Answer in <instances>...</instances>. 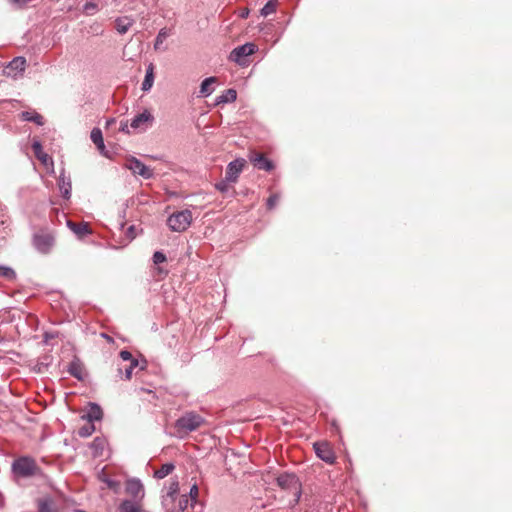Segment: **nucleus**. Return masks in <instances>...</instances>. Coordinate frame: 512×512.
I'll use <instances>...</instances> for the list:
<instances>
[{
    "label": "nucleus",
    "mask_w": 512,
    "mask_h": 512,
    "mask_svg": "<svg viewBox=\"0 0 512 512\" xmlns=\"http://www.w3.org/2000/svg\"><path fill=\"white\" fill-rule=\"evenodd\" d=\"M22 119L26 121H32L38 125L44 124V118L39 113L23 112Z\"/></svg>",
    "instance_id": "393cba45"
},
{
    "label": "nucleus",
    "mask_w": 512,
    "mask_h": 512,
    "mask_svg": "<svg viewBox=\"0 0 512 512\" xmlns=\"http://www.w3.org/2000/svg\"><path fill=\"white\" fill-rule=\"evenodd\" d=\"M249 160L259 170L264 171H272L274 169V164L271 160H269L263 153L257 151H251L249 155Z\"/></svg>",
    "instance_id": "6e6552de"
},
{
    "label": "nucleus",
    "mask_w": 512,
    "mask_h": 512,
    "mask_svg": "<svg viewBox=\"0 0 512 512\" xmlns=\"http://www.w3.org/2000/svg\"><path fill=\"white\" fill-rule=\"evenodd\" d=\"M279 199L280 196L278 194H272L267 200V208L269 210L273 209L277 205Z\"/></svg>",
    "instance_id": "473e14b6"
},
{
    "label": "nucleus",
    "mask_w": 512,
    "mask_h": 512,
    "mask_svg": "<svg viewBox=\"0 0 512 512\" xmlns=\"http://www.w3.org/2000/svg\"><path fill=\"white\" fill-rule=\"evenodd\" d=\"M91 140L92 142L97 146V148L99 150H104L105 148V145H104V141H103V136H102V132L99 128H94L92 131H91Z\"/></svg>",
    "instance_id": "5701e85b"
},
{
    "label": "nucleus",
    "mask_w": 512,
    "mask_h": 512,
    "mask_svg": "<svg viewBox=\"0 0 512 512\" xmlns=\"http://www.w3.org/2000/svg\"><path fill=\"white\" fill-rule=\"evenodd\" d=\"M58 186L63 198L69 199L72 185L70 179L65 177L64 172H62L59 176Z\"/></svg>",
    "instance_id": "dca6fc26"
},
{
    "label": "nucleus",
    "mask_w": 512,
    "mask_h": 512,
    "mask_svg": "<svg viewBox=\"0 0 512 512\" xmlns=\"http://www.w3.org/2000/svg\"><path fill=\"white\" fill-rule=\"evenodd\" d=\"M40 512H48V504L47 503H42L40 505V509H39Z\"/></svg>",
    "instance_id": "79ce46f5"
},
{
    "label": "nucleus",
    "mask_w": 512,
    "mask_h": 512,
    "mask_svg": "<svg viewBox=\"0 0 512 512\" xmlns=\"http://www.w3.org/2000/svg\"><path fill=\"white\" fill-rule=\"evenodd\" d=\"M36 470L37 465L35 461L28 457L19 458L13 463L14 473L22 477L32 476Z\"/></svg>",
    "instance_id": "20e7f679"
},
{
    "label": "nucleus",
    "mask_w": 512,
    "mask_h": 512,
    "mask_svg": "<svg viewBox=\"0 0 512 512\" xmlns=\"http://www.w3.org/2000/svg\"><path fill=\"white\" fill-rule=\"evenodd\" d=\"M0 277H3L8 280H12L16 277V273L10 267L0 266Z\"/></svg>",
    "instance_id": "c85d7f7f"
},
{
    "label": "nucleus",
    "mask_w": 512,
    "mask_h": 512,
    "mask_svg": "<svg viewBox=\"0 0 512 512\" xmlns=\"http://www.w3.org/2000/svg\"><path fill=\"white\" fill-rule=\"evenodd\" d=\"M116 29L120 34H125L133 24L129 17H120L116 20Z\"/></svg>",
    "instance_id": "aec40b11"
},
{
    "label": "nucleus",
    "mask_w": 512,
    "mask_h": 512,
    "mask_svg": "<svg viewBox=\"0 0 512 512\" xmlns=\"http://www.w3.org/2000/svg\"><path fill=\"white\" fill-rule=\"evenodd\" d=\"M34 246L41 253H48L54 245V238L49 233H38L33 238Z\"/></svg>",
    "instance_id": "1a4fd4ad"
},
{
    "label": "nucleus",
    "mask_w": 512,
    "mask_h": 512,
    "mask_svg": "<svg viewBox=\"0 0 512 512\" xmlns=\"http://www.w3.org/2000/svg\"><path fill=\"white\" fill-rule=\"evenodd\" d=\"M237 98V92L234 89H228L217 97L216 104L234 102Z\"/></svg>",
    "instance_id": "4be33fe9"
},
{
    "label": "nucleus",
    "mask_w": 512,
    "mask_h": 512,
    "mask_svg": "<svg viewBox=\"0 0 512 512\" xmlns=\"http://www.w3.org/2000/svg\"><path fill=\"white\" fill-rule=\"evenodd\" d=\"M189 503V499L187 495H182L178 502L179 511H184Z\"/></svg>",
    "instance_id": "f704fd0d"
},
{
    "label": "nucleus",
    "mask_w": 512,
    "mask_h": 512,
    "mask_svg": "<svg viewBox=\"0 0 512 512\" xmlns=\"http://www.w3.org/2000/svg\"><path fill=\"white\" fill-rule=\"evenodd\" d=\"M26 68V59L24 57H15L9 64L4 68L3 74L10 78H18L22 76Z\"/></svg>",
    "instance_id": "423d86ee"
},
{
    "label": "nucleus",
    "mask_w": 512,
    "mask_h": 512,
    "mask_svg": "<svg viewBox=\"0 0 512 512\" xmlns=\"http://www.w3.org/2000/svg\"><path fill=\"white\" fill-rule=\"evenodd\" d=\"M120 130H121L122 132L129 133V129H128V124H127V122H122V123H121Z\"/></svg>",
    "instance_id": "a19ab883"
},
{
    "label": "nucleus",
    "mask_w": 512,
    "mask_h": 512,
    "mask_svg": "<svg viewBox=\"0 0 512 512\" xmlns=\"http://www.w3.org/2000/svg\"><path fill=\"white\" fill-rule=\"evenodd\" d=\"M126 492L135 499H142L144 496V488L139 480L131 479L126 483Z\"/></svg>",
    "instance_id": "4468645a"
},
{
    "label": "nucleus",
    "mask_w": 512,
    "mask_h": 512,
    "mask_svg": "<svg viewBox=\"0 0 512 512\" xmlns=\"http://www.w3.org/2000/svg\"><path fill=\"white\" fill-rule=\"evenodd\" d=\"M11 4L16 5L17 7H23L29 0H8Z\"/></svg>",
    "instance_id": "58836bf2"
},
{
    "label": "nucleus",
    "mask_w": 512,
    "mask_h": 512,
    "mask_svg": "<svg viewBox=\"0 0 512 512\" xmlns=\"http://www.w3.org/2000/svg\"><path fill=\"white\" fill-rule=\"evenodd\" d=\"M257 46L254 43H246L233 49L229 55V59L240 66H247L249 64L247 57L254 54Z\"/></svg>",
    "instance_id": "7ed1b4c3"
},
{
    "label": "nucleus",
    "mask_w": 512,
    "mask_h": 512,
    "mask_svg": "<svg viewBox=\"0 0 512 512\" xmlns=\"http://www.w3.org/2000/svg\"><path fill=\"white\" fill-rule=\"evenodd\" d=\"M246 165V161L244 159H236L230 162L226 169V181L230 183H235L239 177V174L242 172Z\"/></svg>",
    "instance_id": "9d476101"
},
{
    "label": "nucleus",
    "mask_w": 512,
    "mask_h": 512,
    "mask_svg": "<svg viewBox=\"0 0 512 512\" xmlns=\"http://www.w3.org/2000/svg\"><path fill=\"white\" fill-rule=\"evenodd\" d=\"M32 149L35 157L41 162L47 170L53 171L54 163L52 158L43 151L42 145L39 141L35 140L32 144Z\"/></svg>",
    "instance_id": "9b49d317"
},
{
    "label": "nucleus",
    "mask_w": 512,
    "mask_h": 512,
    "mask_svg": "<svg viewBox=\"0 0 512 512\" xmlns=\"http://www.w3.org/2000/svg\"><path fill=\"white\" fill-rule=\"evenodd\" d=\"M314 450L316 455L323 461H325L328 464H333L336 460L335 453L333 451L332 446L326 442H315L314 443Z\"/></svg>",
    "instance_id": "0eeeda50"
},
{
    "label": "nucleus",
    "mask_w": 512,
    "mask_h": 512,
    "mask_svg": "<svg viewBox=\"0 0 512 512\" xmlns=\"http://www.w3.org/2000/svg\"><path fill=\"white\" fill-rule=\"evenodd\" d=\"M154 120L153 115L145 110L144 112L135 116L131 121V127L134 129H146L148 126L152 124Z\"/></svg>",
    "instance_id": "ddd939ff"
},
{
    "label": "nucleus",
    "mask_w": 512,
    "mask_h": 512,
    "mask_svg": "<svg viewBox=\"0 0 512 512\" xmlns=\"http://www.w3.org/2000/svg\"><path fill=\"white\" fill-rule=\"evenodd\" d=\"M205 423V419L196 412H186L174 424L175 435L183 438L190 432L199 429Z\"/></svg>",
    "instance_id": "f257e3e1"
},
{
    "label": "nucleus",
    "mask_w": 512,
    "mask_h": 512,
    "mask_svg": "<svg viewBox=\"0 0 512 512\" xmlns=\"http://www.w3.org/2000/svg\"><path fill=\"white\" fill-rule=\"evenodd\" d=\"M120 357L122 358L123 361H129V363H131L132 361L135 360L132 357V354L129 351H126V350H122L120 352Z\"/></svg>",
    "instance_id": "e433bc0d"
},
{
    "label": "nucleus",
    "mask_w": 512,
    "mask_h": 512,
    "mask_svg": "<svg viewBox=\"0 0 512 512\" xmlns=\"http://www.w3.org/2000/svg\"><path fill=\"white\" fill-rule=\"evenodd\" d=\"M248 15V11L242 13V17H246Z\"/></svg>",
    "instance_id": "37998d69"
},
{
    "label": "nucleus",
    "mask_w": 512,
    "mask_h": 512,
    "mask_svg": "<svg viewBox=\"0 0 512 512\" xmlns=\"http://www.w3.org/2000/svg\"><path fill=\"white\" fill-rule=\"evenodd\" d=\"M277 484L283 490L293 491L297 496L296 501L299 500L300 497V483L296 475L284 473L277 477Z\"/></svg>",
    "instance_id": "39448f33"
},
{
    "label": "nucleus",
    "mask_w": 512,
    "mask_h": 512,
    "mask_svg": "<svg viewBox=\"0 0 512 512\" xmlns=\"http://www.w3.org/2000/svg\"><path fill=\"white\" fill-rule=\"evenodd\" d=\"M166 261V256L160 251H156L153 255L154 264L158 265Z\"/></svg>",
    "instance_id": "72a5a7b5"
},
{
    "label": "nucleus",
    "mask_w": 512,
    "mask_h": 512,
    "mask_svg": "<svg viewBox=\"0 0 512 512\" xmlns=\"http://www.w3.org/2000/svg\"><path fill=\"white\" fill-rule=\"evenodd\" d=\"M103 412L101 408L96 404H91L90 408L83 418H87L89 422H93L96 420H100L102 418Z\"/></svg>",
    "instance_id": "6ab92c4d"
},
{
    "label": "nucleus",
    "mask_w": 512,
    "mask_h": 512,
    "mask_svg": "<svg viewBox=\"0 0 512 512\" xmlns=\"http://www.w3.org/2000/svg\"><path fill=\"white\" fill-rule=\"evenodd\" d=\"M217 81V78L214 76L208 77L205 80H203L200 86V93L203 96L210 95L213 92V88L211 86L215 84Z\"/></svg>",
    "instance_id": "412c9836"
},
{
    "label": "nucleus",
    "mask_w": 512,
    "mask_h": 512,
    "mask_svg": "<svg viewBox=\"0 0 512 512\" xmlns=\"http://www.w3.org/2000/svg\"><path fill=\"white\" fill-rule=\"evenodd\" d=\"M120 511L121 512H140L141 509L137 503L126 500L120 505Z\"/></svg>",
    "instance_id": "a878e982"
},
{
    "label": "nucleus",
    "mask_w": 512,
    "mask_h": 512,
    "mask_svg": "<svg viewBox=\"0 0 512 512\" xmlns=\"http://www.w3.org/2000/svg\"><path fill=\"white\" fill-rule=\"evenodd\" d=\"M192 214L189 210H183L173 213L167 220V224L172 231H185L191 224Z\"/></svg>",
    "instance_id": "f03ea898"
},
{
    "label": "nucleus",
    "mask_w": 512,
    "mask_h": 512,
    "mask_svg": "<svg viewBox=\"0 0 512 512\" xmlns=\"http://www.w3.org/2000/svg\"><path fill=\"white\" fill-rule=\"evenodd\" d=\"M154 83V65L152 63L149 64L146 70V75L144 81L142 83V90L148 91L152 88Z\"/></svg>",
    "instance_id": "a211bd4d"
},
{
    "label": "nucleus",
    "mask_w": 512,
    "mask_h": 512,
    "mask_svg": "<svg viewBox=\"0 0 512 512\" xmlns=\"http://www.w3.org/2000/svg\"><path fill=\"white\" fill-rule=\"evenodd\" d=\"M178 491H179V483L177 481H173L169 486V490L167 492V497H169L173 500L175 495L178 493Z\"/></svg>",
    "instance_id": "2f4dec72"
},
{
    "label": "nucleus",
    "mask_w": 512,
    "mask_h": 512,
    "mask_svg": "<svg viewBox=\"0 0 512 512\" xmlns=\"http://www.w3.org/2000/svg\"><path fill=\"white\" fill-rule=\"evenodd\" d=\"M114 122H115L114 119H111L110 121L107 122V124L109 125V124L114 123Z\"/></svg>",
    "instance_id": "c03bdc74"
},
{
    "label": "nucleus",
    "mask_w": 512,
    "mask_h": 512,
    "mask_svg": "<svg viewBox=\"0 0 512 512\" xmlns=\"http://www.w3.org/2000/svg\"><path fill=\"white\" fill-rule=\"evenodd\" d=\"M198 494H199L198 485H197V483H194L189 492V496L193 502L197 501Z\"/></svg>",
    "instance_id": "c9c22d12"
},
{
    "label": "nucleus",
    "mask_w": 512,
    "mask_h": 512,
    "mask_svg": "<svg viewBox=\"0 0 512 512\" xmlns=\"http://www.w3.org/2000/svg\"><path fill=\"white\" fill-rule=\"evenodd\" d=\"M278 1L277 0H269L266 5L261 9V15L266 17L276 11Z\"/></svg>",
    "instance_id": "bb28decb"
},
{
    "label": "nucleus",
    "mask_w": 512,
    "mask_h": 512,
    "mask_svg": "<svg viewBox=\"0 0 512 512\" xmlns=\"http://www.w3.org/2000/svg\"><path fill=\"white\" fill-rule=\"evenodd\" d=\"M228 183H229V182H228V181H226V179H225V180H223V181H221V182L217 183V184L215 185V187H216V189H217V190H219L220 192H226V191L228 190V188H229Z\"/></svg>",
    "instance_id": "4c0bfd02"
},
{
    "label": "nucleus",
    "mask_w": 512,
    "mask_h": 512,
    "mask_svg": "<svg viewBox=\"0 0 512 512\" xmlns=\"http://www.w3.org/2000/svg\"><path fill=\"white\" fill-rule=\"evenodd\" d=\"M68 372L70 373V375H72L73 377H75L78 380H84V378L86 377V371H85L84 365L78 358H75L69 364Z\"/></svg>",
    "instance_id": "2eb2a0df"
},
{
    "label": "nucleus",
    "mask_w": 512,
    "mask_h": 512,
    "mask_svg": "<svg viewBox=\"0 0 512 512\" xmlns=\"http://www.w3.org/2000/svg\"><path fill=\"white\" fill-rule=\"evenodd\" d=\"M68 227L79 237H84L91 233L89 225L87 223H75L68 221Z\"/></svg>",
    "instance_id": "f3484780"
},
{
    "label": "nucleus",
    "mask_w": 512,
    "mask_h": 512,
    "mask_svg": "<svg viewBox=\"0 0 512 512\" xmlns=\"http://www.w3.org/2000/svg\"><path fill=\"white\" fill-rule=\"evenodd\" d=\"M139 365L138 360H134L129 365L124 367L125 379L129 380L132 377V371Z\"/></svg>",
    "instance_id": "7c9ffc66"
},
{
    "label": "nucleus",
    "mask_w": 512,
    "mask_h": 512,
    "mask_svg": "<svg viewBox=\"0 0 512 512\" xmlns=\"http://www.w3.org/2000/svg\"><path fill=\"white\" fill-rule=\"evenodd\" d=\"M168 36V32L166 29H161L156 37L154 49L158 50L160 49V45L163 43L165 38Z\"/></svg>",
    "instance_id": "c756f323"
},
{
    "label": "nucleus",
    "mask_w": 512,
    "mask_h": 512,
    "mask_svg": "<svg viewBox=\"0 0 512 512\" xmlns=\"http://www.w3.org/2000/svg\"><path fill=\"white\" fill-rule=\"evenodd\" d=\"M84 8L85 12L89 13L91 10H94L96 8V5L93 3H87Z\"/></svg>",
    "instance_id": "ea45409f"
},
{
    "label": "nucleus",
    "mask_w": 512,
    "mask_h": 512,
    "mask_svg": "<svg viewBox=\"0 0 512 512\" xmlns=\"http://www.w3.org/2000/svg\"><path fill=\"white\" fill-rule=\"evenodd\" d=\"M158 272L159 273H162V269L161 268H157Z\"/></svg>",
    "instance_id": "a18cd8bd"
},
{
    "label": "nucleus",
    "mask_w": 512,
    "mask_h": 512,
    "mask_svg": "<svg viewBox=\"0 0 512 512\" xmlns=\"http://www.w3.org/2000/svg\"><path fill=\"white\" fill-rule=\"evenodd\" d=\"M127 167L134 173L138 174L145 179H149L153 176V171L151 168L146 166L144 163H142L140 160L136 158H132L128 160Z\"/></svg>",
    "instance_id": "f8f14e48"
},
{
    "label": "nucleus",
    "mask_w": 512,
    "mask_h": 512,
    "mask_svg": "<svg viewBox=\"0 0 512 512\" xmlns=\"http://www.w3.org/2000/svg\"><path fill=\"white\" fill-rule=\"evenodd\" d=\"M174 465L171 463L163 464L159 469H157L154 473V477L157 479H163L168 476L173 470Z\"/></svg>",
    "instance_id": "b1692460"
},
{
    "label": "nucleus",
    "mask_w": 512,
    "mask_h": 512,
    "mask_svg": "<svg viewBox=\"0 0 512 512\" xmlns=\"http://www.w3.org/2000/svg\"><path fill=\"white\" fill-rule=\"evenodd\" d=\"M95 431V426L92 422L86 423L78 430V434L81 437H88Z\"/></svg>",
    "instance_id": "cd10ccee"
},
{
    "label": "nucleus",
    "mask_w": 512,
    "mask_h": 512,
    "mask_svg": "<svg viewBox=\"0 0 512 512\" xmlns=\"http://www.w3.org/2000/svg\"><path fill=\"white\" fill-rule=\"evenodd\" d=\"M79 512H84V511H79Z\"/></svg>",
    "instance_id": "49530a36"
}]
</instances>
